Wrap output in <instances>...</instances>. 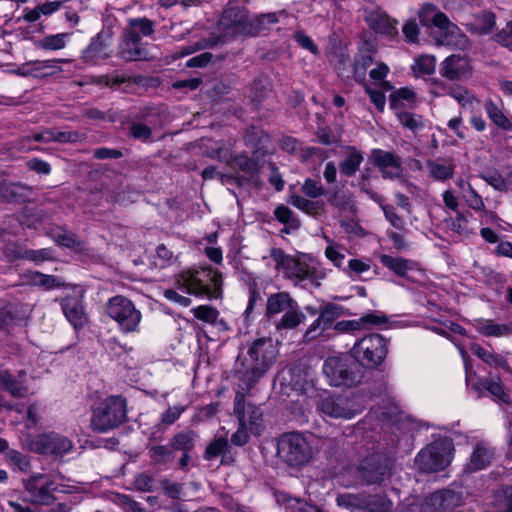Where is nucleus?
<instances>
[{"label": "nucleus", "mask_w": 512, "mask_h": 512, "mask_svg": "<svg viewBox=\"0 0 512 512\" xmlns=\"http://www.w3.org/2000/svg\"><path fill=\"white\" fill-rule=\"evenodd\" d=\"M289 203L307 213H310L315 209V205L312 201L307 200L300 195H291Z\"/></svg>", "instance_id": "obj_63"}, {"label": "nucleus", "mask_w": 512, "mask_h": 512, "mask_svg": "<svg viewBox=\"0 0 512 512\" xmlns=\"http://www.w3.org/2000/svg\"><path fill=\"white\" fill-rule=\"evenodd\" d=\"M475 330L485 337H508L512 334L511 322L499 323L492 319L477 318L472 321Z\"/></svg>", "instance_id": "obj_27"}, {"label": "nucleus", "mask_w": 512, "mask_h": 512, "mask_svg": "<svg viewBox=\"0 0 512 512\" xmlns=\"http://www.w3.org/2000/svg\"><path fill=\"white\" fill-rule=\"evenodd\" d=\"M22 484L29 500L35 504H50L54 501V492L71 493L74 488L57 482L50 475L41 473L23 479Z\"/></svg>", "instance_id": "obj_13"}, {"label": "nucleus", "mask_w": 512, "mask_h": 512, "mask_svg": "<svg viewBox=\"0 0 512 512\" xmlns=\"http://www.w3.org/2000/svg\"><path fill=\"white\" fill-rule=\"evenodd\" d=\"M402 31L408 42L415 43L418 41L419 28L414 19L406 21L403 25Z\"/></svg>", "instance_id": "obj_62"}, {"label": "nucleus", "mask_w": 512, "mask_h": 512, "mask_svg": "<svg viewBox=\"0 0 512 512\" xmlns=\"http://www.w3.org/2000/svg\"><path fill=\"white\" fill-rule=\"evenodd\" d=\"M388 352L387 341L379 334H369L359 339L350 350L356 363L368 369L378 367Z\"/></svg>", "instance_id": "obj_11"}, {"label": "nucleus", "mask_w": 512, "mask_h": 512, "mask_svg": "<svg viewBox=\"0 0 512 512\" xmlns=\"http://www.w3.org/2000/svg\"><path fill=\"white\" fill-rule=\"evenodd\" d=\"M33 138L37 142L57 141L65 143L78 141L80 134L75 131L46 130L44 132L34 134Z\"/></svg>", "instance_id": "obj_33"}, {"label": "nucleus", "mask_w": 512, "mask_h": 512, "mask_svg": "<svg viewBox=\"0 0 512 512\" xmlns=\"http://www.w3.org/2000/svg\"><path fill=\"white\" fill-rule=\"evenodd\" d=\"M270 258L275 269L296 284L307 281L318 287L328 274V269L308 254L288 255L283 250L274 248L270 252Z\"/></svg>", "instance_id": "obj_2"}, {"label": "nucleus", "mask_w": 512, "mask_h": 512, "mask_svg": "<svg viewBox=\"0 0 512 512\" xmlns=\"http://www.w3.org/2000/svg\"><path fill=\"white\" fill-rule=\"evenodd\" d=\"M480 177L486 181L495 190L501 192H507V181L506 177H503L497 170H489L483 172Z\"/></svg>", "instance_id": "obj_48"}, {"label": "nucleus", "mask_w": 512, "mask_h": 512, "mask_svg": "<svg viewBox=\"0 0 512 512\" xmlns=\"http://www.w3.org/2000/svg\"><path fill=\"white\" fill-rule=\"evenodd\" d=\"M382 210L384 212V215L386 219L389 221V223L396 229H403L404 227V221L402 217H400L393 206L384 205L382 206Z\"/></svg>", "instance_id": "obj_60"}, {"label": "nucleus", "mask_w": 512, "mask_h": 512, "mask_svg": "<svg viewBox=\"0 0 512 512\" xmlns=\"http://www.w3.org/2000/svg\"><path fill=\"white\" fill-rule=\"evenodd\" d=\"M70 38L69 33H58L46 35L35 41V46L42 50L57 51L65 48Z\"/></svg>", "instance_id": "obj_37"}, {"label": "nucleus", "mask_w": 512, "mask_h": 512, "mask_svg": "<svg viewBox=\"0 0 512 512\" xmlns=\"http://www.w3.org/2000/svg\"><path fill=\"white\" fill-rule=\"evenodd\" d=\"M484 108L488 117L496 126L505 131L512 130V122L504 114L501 105L496 104L492 100H487Z\"/></svg>", "instance_id": "obj_34"}, {"label": "nucleus", "mask_w": 512, "mask_h": 512, "mask_svg": "<svg viewBox=\"0 0 512 512\" xmlns=\"http://www.w3.org/2000/svg\"><path fill=\"white\" fill-rule=\"evenodd\" d=\"M56 60L34 61L30 62L31 76L33 77H46L57 70Z\"/></svg>", "instance_id": "obj_46"}, {"label": "nucleus", "mask_w": 512, "mask_h": 512, "mask_svg": "<svg viewBox=\"0 0 512 512\" xmlns=\"http://www.w3.org/2000/svg\"><path fill=\"white\" fill-rule=\"evenodd\" d=\"M471 214H460L458 213L455 218L451 219L450 227L452 230L457 232L458 234H466L469 232V226H468V217H470Z\"/></svg>", "instance_id": "obj_57"}, {"label": "nucleus", "mask_w": 512, "mask_h": 512, "mask_svg": "<svg viewBox=\"0 0 512 512\" xmlns=\"http://www.w3.org/2000/svg\"><path fill=\"white\" fill-rule=\"evenodd\" d=\"M279 457L289 465L300 466L307 463L312 455L306 438L297 432L287 433L277 443Z\"/></svg>", "instance_id": "obj_15"}, {"label": "nucleus", "mask_w": 512, "mask_h": 512, "mask_svg": "<svg viewBox=\"0 0 512 512\" xmlns=\"http://www.w3.org/2000/svg\"><path fill=\"white\" fill-rule=\"evenodd\" d=\"M327 242V246L325 247V257L337 268H342L344 266V261L346 258L347 249L345 246L329 239L325 238Z\"/></svg>", "instance_id": "obj_38"}, {"label": "nucleus", "mask_w": 512, "mask_h": 512, "mask_svg": "<svg viewBox=\"0 0 512 512\" xmlns=\"http://www.w3.org/2000/svg\"><path fill=\"white\" fill-rule=\"evenodd\" d=\"M126 32L135 36L141 42V37H149L154 33V23L148 18H131L128 20Z\"/></svg>", "instance_id": "obj_32"}, {"label": "nucleus", "mask_w": 512, "mask_h": 512, "mask_svg": "<svg viewBox=\"0 0 512 512\" xmlns=\"http://www.w3.org/2000/svg\"><path fill=\"white\" fill-rule=\"evenodd\" d=\"M496 512H512V487H508L496 495Z\"/></svg>", "instance_id": "obj_55"}, {"label": "nucleus", "mask_w": 512, "mask_h": 512, "mask_svg": "<svg viewBox=\"0 0 512 512\" xmlns=\"http://www.w3.org/2000/svg\"><path fill=\"white\" fill-rule=\"evenodd\" d=\"M323 373L331 386H353L361 382L363 373L356 364H350L346 355L328 357L323 364Z\"/></svg>", "instance_id": "obj_14"}, {"label": "nucleus", "mask_w": 512, "mask_h": 512, "mask_svg": "<svg viewBox=\"0 0 512 512\" xmlns=\"http://www.w3.org/2000/svg\"><path fill=\"white\" fill-rule=\"evenodd\" d=\"M30 281L33 285L42 286L46 289H53L60 286V281L57 277L39 272H33Z\"/></svg>", "instance_id": "obj_52"}, {"label": "nucleus", "mask_w": 512, "mask_h": 512, "mask_svg": "<svg viewBox=\"0 0 512 512\" xmlns=\"http://www.w3.org/2000/svg\"><path fill=\"white\" fill-rule=\"evenodd\" d=\"M365 20L375 32L389 39H393L398 34L397 22L380 10L366 12Z\"/></svg>", "instance_id": "obj_24"}, {"label": "nucleus", "mask_w": 512, "mask_h": 512, "mask_svg": "<svg viewBox=\"0 0 512 512\" xmlns=\"http://www.w3.org/2000/svg\"><path fill=\"white\" fill-rule=\"evenodd\" d=\"M247 21L246 12L240 8H227L224 10L220 23L225 28H233L237 33H244Z\"/></svg>", "instance_id": "obj_29"}, {"label": "nucleus", "mask_w": 512, "mask_h": 512, "mask_svg": "<svg viewBox=\"0 0 512 512\" xmlns=\"http://www.w3.org/2000/svg\"><path fill=\"white\" fill-rule=\"evenodd\" d=\"M112 32L107 30L100 31L92 39L90 45L83 52V58L88 63H95L99 59H105L110 56L109 46Z\"/></svg>", "instance_id": "obj_21"}, {"label": "nucleus", "mask_w": 512, "mask_h": 512, "mask_svg": "<svg viewBox=\"0 0 512 512\" xmlns=\"http://www.w3.org/2000/svg\"><path fill=\"white\" fill-rule=\"evenodd\" d=\"M84 290L74 286L71 292L61 300V307L68 322L74 329L82 328L88 320L83 306Z\"/></svg>", "instance_id": "obj_16"}, {"label": "nucleus", "mask_w": 512, "mask_h": 512, "mask_svg": "<svg viewBox=\"0 0 512 512\" xmlns=\"http://www.w3.org/2000/svg\"><path fill=\"white\" fill-rule=\"evenodd\" d=\"M278 22L276 13L261 14L253 18L251 21L254 33L267 29L270 25Z\"/></svg>", "instance_id": "obj_54"}, {"label": "nucleus", "mask_w": 512, "mask_h": 512, "mask_svg": "<svg viewBox=\"0 0 512 512\" xmlns=\"http://www.w3.org/2000/svg\"><path fill=\"white\" fill-rule=\"evenodd\" d=\"M373 63V57L370 54L359 55L354 64V78L358 82H362L366 77V70Z\"/></svg>", "instance_id": "obj_50"}, {"label": "nucleus", "mask_w": 512, "mask_h": 512, "mask_svg": "<svg viewBox=\"0 0 512 512\" xmlns=\"http://www.w3.org/2000/svg\"><path fill=\"white\" fill-rule=\"evenodd\" d=\"M472 66L468 57L452 54L440 64V74L448 80H463L471 75Z\"/></svg>", "instance_id": "obj_19"}, {"label": "nucleus", "mask_w": 512, "mask_h": 512, "mask_svg": "<svg viewBox=\"0 0 512 512\" xmlns=\"http://www.w3.org/2000/svg\"><path fill=\"white\" fill-rule=\"evenodd\" d=\"M227 447L228 441L226 439V434L222 436H216L215 439L207 447L204 457L207 460L216 458L217 456L223 454Z\"/></svg>", "instance_id": "obj_49"}, {"label": "nucleus", "mask_w": 512, "mask_h": 512, "mask_svg": "<svg viewBox=\"0 0 512 512\" xmlns=\"http://www.w3.org/2000/svg\"><path fill=\"white\" fill-rule=\"evenodd\" d=\"M249 391H243L237 387V392L234 400V413L237 415L239 424L249 428L253 434L260 432L262 424V411L259 407L245 404L244 396Z\"/></svg>", "instance_id": "obj_17"}, {"label": "nucleus", "mask_w": 512, "mask_h": 512, "mask_svg": "<svg viewBox=\"0 0 512 512\" xmlns=\"http://www.w3.org/2000/svg\"><path fill=\"white\" fill-rule=\"evenodd\" d=\"M453 453V442L448 438H440L418 452L415 465L425 473L442 471L450 465Z\"/></svg>", "instance_id": "obj_9"}, {"label": "nucleus", "mask_w": 512, "mask_h": 512, "mask_svg": "<svg viewBox=\"0 0 512 512\" xmlns=\"http://www.w3.org/2000/svg\"><path fill=\"white\" fill-rule=\"evenodd\" d=\"M339 308L333 304L325 305L321 311L319 317L309 326L305 333L307 340H312L318 335L317 330L322 327L325 329L329 327L332 322L339 316Z\"/></svg>", "instance_id": "obj_28"}, {"label": "nucleus", "mask_w": 512, "mask_h": 512, "mask_svg": "<svg viewBox=\"0 0 512 512\" xmlns=\"http://www.w3.org/2000/svg\"><path fill=\"white\" fill-rule=\"evenodd\" d=\"M118 54L126 61H138L146 59L148 53L139 39L124 30Z\"/></svg>", "instance_id": "obj_26"}, {"label": "nucleus", "mask_w": 512, "mask_h": 512, "mask_svg": "<svg viewBox=\"0 0 512 512\" xmlns=\"http://www.w3.org/2000/svg\"><path fill=\"white\" fill-rule=\"evenodd\" d=\"M193 313L196 318L210 324L216 323L217 317L219 316V312L215 308L207 305H201L194 308Z\"/></svg>", "instance_id": "obj_56"}, {"label": "nucleus", "mask_w": 512, "mask_h": 512, "mask_svg": "<svg viewBox=\"0 0 512 512\" xmlns=\"http://www.w3.org/2000/svg\"><path fill=\"white\" fill-rule=\"evenodd\" d=\"M365 497L359 494L344 493L336 498L338 506L347 508L351 511L359 510L363 512Z\"/></svg>", "instance_id": "obj_43"}, {"label": "nucleus", "mask_w": 512, "mask_h": 512, "mask_svg": "<svg viewBox=\"0 0 512 512\" xmlns=\"http://www.w3.org/2000/svg\"><path fill=\"white\" fill-rule=\"evenodd\" d=\"M429 175L436 181H445L453 176L454 164L450 160L436 159L428 161Z\"/></svg>", "instance_id": "obj_31"}, {"label": "nucleus", "mask_w": 512, "mask_h": 512, "mask_svg": "<svg viewBox=\"0 0 512 512\" xmlns=\"http://www.w3.org/2000/svg\"><path fill=\"white\" fill-rule=\"evenodd\" d=\"M449 95L464 108L474 109L475 105L479 104L474 95L462 87L451 88Z\"/></svg>", "instance_id": "obj_45"}, {"label": "nucleus", "mask_w": 512, "mask_h": 512, "mask_svg": "<svg viewBox=\"0 0 512 512\" xmlns=\"http://www.w3.org/2000/svg\"><path fill=\"white\" fill-rule=\"evenodd\" d=\"M372 268V260L370 258H354L348 261L347 266L343 267V271L353 280H362L363 275Z\"/></svg>", "instance_id": "obj_36"}, {"label": "nucleus", "mask_w": 512, "mask_h": 512, "mask_svg": "<svg viewBox=\"0 0 512 512\" xmlns=\"http://www.w3.org/2000/svg\"><path fill=\"white\" fill-rule=\"evenodd\" d=\"M363 161L362 154L357 151L355 148H351L348 156L344 159V161L340 165V171L342 174L346 176H351L355 174L358 170L359 166Z\"/></svg>", "instance_id": "obj_41"}, {"label": "nucleus", "mask_w": 512, "mask_h": 512, "mask_svg": "<svg viewBox=\"0 0 512 512\" xmlns=\"http://www.w3.org/2000/svg\"><path fill=\"white\" fill-rule=\"evenodd\" d=\"M283 313L275 324L278 331L292 330L306 319L298 303L287 292H277L268 296L266 302V316L272 318Z\"/></svg>", "instance_id": "obj_7"}, {"label": "nucleus", "mask_w": 512, "mask_h": 512, "mask_svg": "<svg viewBox=\"0 0 512 512\" xmlns=\"http://www.w3.org/2000/svg\"><path fill=\"white\" fill-rule=\"evenodd\" d=\"M495 24V17L493 14L485 12L481 15L474 17L473 22L467 24L471 31L479 34H486L490 32Z\"/></svg>", "instance_id": "obj_42"}, {"label": "nucleus", "mask_w": 512, "mask_h": 512, "mask_svg": "<svg viewBox=\"0 0 512 512\" xmlns=\"http://www.w3.org/2000/svg\"><path fill=\"white\" fill-rule=\"evenodd\" d=\"M389 67L385 63H378L375 68L370 71V78L374 80L376 83H379L383 89L389 91L392 89V86L389 82L385 81L386 76L389 73Z\"/></svg>", "instance_id": "obj_51"}, {"label": "nucleus", "mask_w": 512, "mask_h": 512, "mask_svg": "<svg viewBox=\"0 0 512 512\" xmlns=\"http://www.w3.org/2000/svg\"><path fill=\"white\" fill-rule=\"evenodd\" d=\"M400 123L413 132L419 131L423 127L422 117L406 111L394 112Z\"/></svg>", "instance_id": "obj_47"}, {"label": "nucleus", "mask_w": 512, "mask_h": 512, "mask_svg": "<svg viewBox=\"0 0 512 512\" xmlns=\"http://www.w3.org/2000/svg\"><path fill=\"white\" fill-rule=\"evenodd\" d=\"M421 24L432 27V36L437 45L466 50L470 43L460 28L433 4H424L418 12Z\"/></svg>", "instance_id": "obj_4"}, {"label": "nucleus", "mask_w": 512, "mask_h": 512, "mask_svg": "<svg viewBox=\"0 0 512 512\" xmlns=\"http://www.w3.org/2000/svg\"><path fill=\"white\" fill-rule=\"evenodd\" d=\"M277 355V347L271 338L255 340L248 350L250 362L245 370H240L236 374V387L243 391H250L270 369Z\"/></svg>", "instance_id": "obj_3"}, {"label": "nucleus", "mask_w": 512, "mask_h": 512, "mask_svg": "<svg viewBox=\"0 0 512 512\" xmlns=\"http://www.w3.org/2000/svg\"><path fill=\"white\" fill-rule=\"evenodd\" d=\"M381 263L400 277L414 279L413 274H422L418 264L402 257H393L387 254L380 256Z\"/></svg>", "instance_id": "obj_25"}, {"label": "nucleus", "mask_w": 512, "mask_h": 512, "mask_svg": "<svg viewBox=\"0 0 512 512\" xmlns=\"http://www.w3.org/2000/svg\"><path fill=\"white\" fill-rule=\"evenodd\" d=\"M33 446V449L39 453L63 456L72 449V442L65 436L50 433L40 435Z\"/></svg>", "instance_id": "obj_20"}, {"label": "nucleus", "mask_w": 512, "mask_h": 512, "mask_svg": "<svg viewBox=\"0 0 512 512\" xmlns=\"http://www.w3.org/2000/svg\"><path fill=\"white\" fill-rule=\"evenodd\" d=\"M436 68V59L432 55H420L415 58L412 71L416 77L430 75Z\"/></svg>", "instance_id": "obj_40"}, {"label": "nucleus", "mask_w": 512, "mask_h": 512, "mask_svg": "<svg viewBox=\"0 0 512 512\" xmlns=\"http://www.w3.org/2000/svg\"><path fill=\"white\" fill-rule=\"evenodd\" d=\"M431 329L436 333L451 339L454 345L458 348L464 363L467 385L475 389L479 394L478 396H481L484 391H487L493 397L494 401L503 404L510 403V396L506 393L500 378L480 379L473 372L470 358L464 348V344L462 342H458L453 337V335H464L465 329L463 327L447 320L434 324Z\"/></svg>", "instance_id": "obj_1"}, {"label": "nucleus", "mask_w": 512, "mask_h": 512, "mask_svg": "<svg viewBox=\"0 0 512 512\" xmlns=\"http://www.w3.org/2000/svg\"><path fill=\"white\" fill-rule=\"evenodd\" d=\"M367 398L359 393L329 394L318 401V411L333 419L350 420L366 407Z\"/></svg>", "instance_id": "obj_6"}, {"label": "nucleus", "mask_w": 512, "mask_h": 512, "mask_svg": "<svg viewBox=\"0 0 512 512\" xmlns=\"http://www.w3.org/2000/svg\"><path fill=\"white\" fill-rule=\"evenodd\" d=\"M8 466L14 470L28 472L31 468L28 457L16 450H8L5 454Z\"/></svg>", "instance_id": "obj_44"}, {"label": "nucleus", "mask_w": 512, "mask_h": 512, "mask_svg": "<svg viewBox=\"0 0 512 512\" xmlns=\"http://www.w3.org/2000/svg\"><path fill=\"white\" fill-rule=\"evenodd\" d=\"M391 477V468L388 463H375L367 461L363 466H348L337 475V482L345 487L355 485H386Z\"/></svg>", "instance_id": "obj_8"}, {"label": "nucleus", "mask_w": 512, "mask_h": 512, "mask_svg": "<svg viewBox=\"0 0 512 512\" xmlns=\"http://www.w3.org/2000/svg\"><path fill=\"white\" fill-rule=\"evenodd\" d=\"M0 388L7 390L15 397L23 396L28 388L22 379H15L7 370L0 369Z\"/></svg>", "instance_id": "obj_35"}, {"label": "nucleus", "mask_w": 512, "mask_h": 512, "mask_svg": "<svg viewBox=\"0 0 512 512\" xmlns=\"http://www.w3.org/2000/svg\"><path fill=\"white\" fill-rule=\"evenodd\" d=\"M461 498L459 494L451 490H443L433 493L427 498L425 506L430 512H452L459 506Z\"/></svg>", "instance_id": "obj_23"}, {"label": "nucleus", "mask_w": 512, "mask_h": 512, "mask_svg": "<svg viewBox=\"0 0 512 512\" xmlns=\"http://www.w3.org/2000/svg\"><path fill=\"white\" fill-rule=\"evenodd\" d=\"M392 510L393 502L386 496L365 497L363 512H391Z\"/></svg>", "instance_id": "obj_39"}, {"label": "nucleus", "mask_w": 512, "mask_h": 512, "mask_svg": "<svg viewBox=\"0 0 512 512\" xmlns=\"http://www.w3.org/2000/svg\"><path fill=\"white\" fill-rule=\"evenodd\" d=\"M493 458L494 450L491 445L488 442L480 441L475 445L469 460L465 464L464 470L465 472L473 473L485 469L490 465Z\"/></svg>", "instance_id": "obj_22"}, {"label": "nucleus", "mask_w": 512, "mask_h": 512, "mask_svg": "<svg viewBox=\"0 0 512 512\" xmlns=\"http://www.w3.org/2000/svg\"><path fill=\"white\" fill-rule=\"evenodd\" d=\"M365 91L369 95L371 102L375 105V107L382 112L386 105V97L385 94L381 91L372 89L368 85H365Z\"/></svg>", "instance_id": "obj_61"}, {"label": "nucleus", "mask_w": 512, "mask_h": 512, "mask_svg": "<svg viewBox=\"0 0 512 512\" xmlns=\"http://www.w3.org/2000/svg\"><path fill=\"white\" fill-rule=\"evenodd\" d=\"M416 103V93L408 87L400 88L390 95V108L394 111H405Z\"/></svg>", "instance_id": "obj_30"}, {"label": "nucleus", "mask_w": 512, "mask_h": 512, "mask_svg": "<svg viewBox=\"0 0 512 512\" xmlns=\"http://www.w3.org/2000/svg\"><path fill=\"white\" fill-rule=\"evenodd\" d=\"M125 418V399L121 396H110L93 408L91 427L96 432H107L123 423Z\"/></svg>", "instance_id": "obj_10"}, {"label": "nucleus", "mask_w": 512, "mask_h": 512, "mask_svg": "<svg viewBox=\"0 0 512 512\" xmlns=\"http://www.w3.org/2000/svg\"><path fill=\"white\" fill-rule=\"evenodd\" d=\"M371 161L387 179L399 178L402 174L401 158L391 152L374 149L371 152Z\"/></svg>", "instance_id": "obj_18"}, {"label": "nucleus", "mask_w": 512, "mask_h": 512, "mask_svg": "<svg viewBox=\"0 0 512 512\" xmlns=\"http://www.w3.org/2000/svg\"><path fill=\"white\" fill-rule=\"evenodd\" d=\"M462 197L471 209L475 211L484 210L485 205L482 197L476 192V190L471 185H467V192H464Z\"/></svg>", "instance_id": "obj_53"}, {"label": "nucleus", "mask_w": 512, "mask_h": 512, "mask_svg": "<svg viewBox=\"0 0 512 512\" xmlns=\"http://www.w3.org/2000/svg\"><path fill=\"white\" fill-rule=\"evenodd\" d=\"M194 434L192 432L180 433L173 439V447L175 449L188 451L193 446Z\"/></svg>", "instance_id": "obj_58"}, {"label": "nucleus", "mask_w": 512, "mask_h": 512, "mask_svg": "<svg viewBox=\"0 0 512 512\" xmlns=\"http://www.w3.org/2000/svg\"><path fill=\"white\" fill-rule=\"evenodd\" d=\"M175 285L187 294L217 299L222 293V276L212 268L188 269L176 276Z\"/></svg>", "instance_id": "obj_5"}, {"label": "nucleus", "mask_w": 512, "mask_h": 512, "mask_svg": "<svg viewBox=\"0 0 512 512\" xmlns=\"http://www.w3.org/2000/svg\"><path fill=\"white\" fill-rule=\"evenodd\" d=\"M106 311L117 323L120 332L129 334L140 331L142 314L130 299L116 295L108 300Z\"/></svg>", "instance_id": "obj_12"}, {"label": "nucleus", "mask_w": 512, "mask_h": 512, "mask_svg": "<svg viewBox=\"0 0 512 512\" xmlns=\"http://www.w3.org/2000/svg\"><path fill=\"white\" fill-rule=\"evenodd\" d=\"M184 406H172L169 407L162 415H161V423L164 425H172L176 420L179 419L181 414L185 411Z\"/></svg>", "instance_id": "obj_59"}, {"label": "nucleus", "mask_w": 512, "mask_h": 512, "mask_svg": "<svg viewBox=\"0 0 512 512\" xmlns=\"http://www.w3.org/2000/svg\"><path fill=\"white\" fill-rule=\"evenodd\" d=\"M496 41L512 49V21L508 22L506 27L497 34Z\"/></svg>", "instance_id": "obj_64"}]
</instances>
